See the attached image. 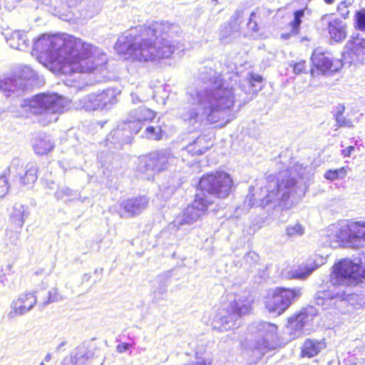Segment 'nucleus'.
<instances>
[{"label": "nucleus", "mask_w": 365, "mask_h": 365, "mask_svg": "<svg viewBox=\"0 0 365 365\" xmlns=\"http://www.w3.org/2000/svg\"><path fill=\"white\" fill-rule=\"evenodd\" d=\"M237 90L242 91L241 87H225L220 74L211 66H204L195 86L187 91L189 106L182 109L180 116L190 131L200 128L205 120L225 125L235 118L232 110L237 96L240 97Z\"/></svg>", "instance_id": "1"}, {"label": "nucleus", "mask_w": 365, "mask_h": 365, "mask_svg": "<svg viewBox=\"0 0 365 365\" xmlns=\"http://www.w3.org/2000/svg\"><path fill=\"white\" fill-rule=\"evenodd\" d=\"M180 33V26L169 22L138 25L118 37L115 49L125 58L133 61L156 62L169 58L180 48L179 43L174 40Z\"/></svg>", "instance_id": "2"}, {"label": "nucleus", "mask_w": 365, "mask_h": 365, "mask_svg": "<svg viewBox=\"0 0 365 365\" xmlns=\"http://www.w3.org/2000/svg\"><path fill=\"white\" fill-rule=\"evenodd\" d=\"M33 51L45 63L68 64L73 73L101 71L107 61L101 49L73 36L43 34L34 41Z\"/></svg>", "instance_id": "3"}, {"label": "nucleus", "mask_w": 365, "mask_h": 365, "mask_svg": "<svg viewBox=\"0 0 365 365\" xmlns=\"http://www.w3.org/2000/svg\"><path fill=\"white\" fill-rule=\"evenodd\" d=\"M312 176L310 169L295 164L281 173L277 182L274 181V177L269 175L267 178L269 185L264 189L261 188L262 194L266 193V195L257 201L254 195H251L245 203L249 207H265L272 202L286 201L290 197L301 198L307 190Z\"/></svg>", "instance_id": "4"}, {"label": "nucleus", "mask_w": 365, "mask_h": 365, "mask_svg": "<svg viewBox=\"0 0 365 365\" xmlns=\"http://www.w3.org/2000/svg\"><path fill=\"white\" fill-rule=\"evenodd\" d=\"M26 101L29 111L40 116L43 125L56 122L68 106V101L56 93H40Z\"/></svg>", "instance_id": "5"}, {"label": "nucleus", "mask_w": 365, "mask_h": 365, "mask_svg": "<svg viewBox=\"0 0 365 365\" xmlns=\"http://www.w3.org/2000/svg\"><path fill=\"white\" fill-rule=\"evenodd\" d=\"M277 329L275 324L266 322H254L249 326V346L256 359H261L267 350L274 349Z\"/></svg>", "instance_id": "6"}, {"label": "nucleus", "mask_w": 365, "mask_h": 365, "mask_svg": "<svg viewBox=\"0 0 365 365\" xmlns=\"http://www.w3.org/2000/svg\"><path fill=\"white\" fill-rule=\"evenodd\" d=\"M355 262L342 259L334 267L331 280L339 284L353 287L359 282L361 272L365 270V250L359 254Z\"/></svg>", "instance_id": "7"}, {"label": "nucleus", "mask_w": 365, "mask_h": 365, "mask_svg": "<svg viewBox=\"0 0 365 365\" xmlns=\"http://www.w3.org/2000/svg\"><path fill=\"white\" fill-rule=\"evenodd\" d=\"M232 187V180L225 172L210 173L201 178L199 182V192L205 194L207 198L214 202L215 197L224 198L230 195Z\"/></svg>", "instance_id": "8"}, {"label": "nucleus", "mask_w": 365, "mask_h": 365, "mask_svg": "<svg viewBox=\"0 0 365 365\" xmlns=\"http://www.w3.org/2000/svg\"><path fill=\"white\" fill-rule=\"evenodd\" d=\"M301 295L302 289L299 287L292 289L279 287L265 297V307L270 313L282 314L292 303L298 300Z\"/></svg>", "instance_id": "9"}, {"label": "nucleus", "mask_w": 365, "mask_h": 365, "mask_svg": "<svg viewBox=\"0 0 365 365\" xmlns=\"http://www.w3.org/2000/svg\"><path fill=\"white\" fill-rule=\"evenodd\" d=\"M212 204V200L204 194L197 193L195 200L180 213L171 225L177 230L184 225H190L205 215L207 207Z\"/></svg>", "instance_id": "10"}, {"label": "nucleus", "mask_w": 365, "mask_h": 365, "mask_svg": "<svg viewBox=\"0 0 365 365\" xmlns=\"http://www.w3.org/2000/svg\"><path fill=\"white\" fill-rule=\"evenodd\" d=\"M117 91L113 88H108L100 93H90L78 99L76 103L77 108L86 111L108 110L117 103Z\"/></svg>", "instance_id": "11"}, {"label": "nucleus", "mask_w": 365, "mask_h": 365, "mask_svg": "<svg viewBox=\"0 0 365 365\" xmlns=\"http://www.w3.org/2000/svg\"><path fill=\"white\" fill-rule=\"evenodd\" d=\"M35 76L36 73L30 66H23L19 69L17 78H0V91L8 97L16 91L26 89L30 86L29 82Z\"/></svg>", "instance_id": "12"}, {"label": "nucleus", "mask_w": 365, "mask_h": 365, "mask_svg": "<svg viewBox=\"0 0 365 365\" xmlns=\"http://www.w3.org/2000/svg\"><path fill=\"white\" fill-rule=\"evenodd\" d=\"M241 322L242 317L227 304L224 303L217 309L212 324L213 329L225 331L239 327Z\"/></svg>", "instance_id": "13"}, {"label": "nucleus", "mask_w": 365, "mask_h": 365, "mask_svg": "<svg viewBox=\"0 0 365 365\" xmlns=\"http://www.w3.org/2000/svg\"><path fill=\"white\" fill-rule=\"evenodd\" d=\"M140 130L138 123L133 122L131 124L128 120L118 124L116 128L110 131L106 139V146L113 145L114 148H121L123 144L130 143L133 136Z\"/></svg>", "instance_id": "14"}, {"label": "nucleus", "mask_w": 365, "mask_h": 365, "mask_svg": "<svg viewBox=\"0 0 365 365\" xmlns=\"http://www.w3.org/2000/svg\"><path fill=\"white\" fill-rule=\"evenodd\" d=\"M19 159H14L9 168V175L12 178L11 186L20 188L24 185L34 184L37 180V168L27 165L25 168L21 165Z\"/></svg>", "instance_id": "15"}, {"label": "nucleus", "mask_w": 365, "mask_h": 365, "mask_svg": "<svg viewBox=\"0 0 365 365\" xmlns=\"http://www.w3.org/2000/svg\"><path fill=\"white\" fill-rule=\"evenodd\" d=\"M311 60L314 67L310 71L311 75L313 76L315 73L317 75L325 74L328 72H337L343 66L341 61L334 59L330 53L323 52L319 48L314 51Z\"/></svg>", "instance_id": "16"}, {"label": "nucleus", "mask_w": 365, "mask_h": 365, "mask_svg": "<svg viewBox=\"0 0 365 365\" xmlns=\"http://www.w3.org/2000/svg\"><path fill=\"white\" fill-rule=\"evenodd\" d=\"M174 155L170 148H164L150 153L145 158L143 167L145 171H150L147 179H150L153 175L155 171H162L166 170L173 162Z\"/></svg>", "instance_id": "17"}, {"label": "nucleus", "mask_w": 365, "mask_h": 365, "mask_svg": "<svg viewBox=\"0 0 365 365\" xmlns=\"http://www.w3.org/2000/svg\"><path fill=\"white\" fill-rule=\"evenodd\" d=\"M227 297V304L242 317L251 312L254 299L248 291L241 290L237 293H230Z\"/></svg>", "instance_id": "18"}, {"label": "nucleus", "mask_w": 365, "mask_h": 365, "mask_svg": "<svg viewBox=\"0 0 365 365\" xmlns=\"http://www.w3.org/2000/svg\"><path fill=\"white\" fill-rule=\"evenodd\" d=\"M36 292L23 293L14 299L11 304V310L8 317L13 319L19 315H24L31 311L37 303Z\"/></svg>", "instance_id": "19"}, {"label": "nucleus", "mask_w": 365, "mask_h": 365, "mask_svg": "<svg viewBox=\"0 0 365 365\" xmlns=\"http://www.w3.org/2000/svg\"><path fill=\"white\" fill-rule=\"evenodd\" d=\"M324 263L322 256L314 255L290 271L292 278L304 279Z\"/></svg>", "instance_id": "20"}, {"label": "nucleus", "mask_w": 365, "mask_h": 365, "mask_svg": "<svg viewBox=\"0 0 365 365\" xmlns=\"http://www.w3.org/2000/svg\"><path fill=\"white\" fill-rule=\"evenodd\" d=\"M312 309L310 308L302 310L297 314L289 318L287 330L292 339H295L301 336L305 325L313 319V314L309 312V311Z\"/></svg>", "instance_id": "21"}, {"label": "nucleus", "mask_w": 365, "mask_h": 365, "mask_svg": "<svg viewBox=\"0 0 365 365\" xmlns=\"http://www.w3.org/2000/svg\"><path fill=\"white\" fill-rule=\"evenodd\" d=\"M331 281L332 282L333 284H336L331 279ZM337 284H339V287H337L338 290L331 297H329V294L327 293H321L317 294L315 301L316 304L318 306H321L324 309H327V306L329 304V302L334 299H340L341 301H347L349 304L354 305V302L356 300L358 295L352 292H350L348 289H341V286L343 285L339 284V283Z\"/></svg>", "instance_id": "22"}, {"label": "nucleus", "mask_w": 365, "mask_h": 365, "mask_svg": "<svg viewBox=\"0 0 365 365\" xmlns=\"http://www.w3.org/2000/svg\"><path fill=\"white\" fill-rule=\"evenodd\" d=\"M68 6H78L81 15L92 18L97 15L102 8L103 0H65Z\"/></svg>", "instance_id": "23"}, {"label": "nucleus", "mask_w": 365, "mask_h": 365, "mask_svg": "<svg viewBox=\"0 0 365 365\" xmlns=\"http://www.w3.org/2000/svg\"><path fill=\"white\" fill-rule=\"evenodd\" d=\"M148 204V200L145 197H139L123 200L120 204V207L123 210L120 213L121 217H130L139 215L144 210Z\"/></svg>", "instance_id": "24"}, {"label": "nucleus", "mask_w": 365, "mask_h": 365, "mask_svg": "<svg viewBox=\"0 0 365 365\" xmlns=\"http://www.w3.org/2000/svg\"><path fill=\"white\" fill-rule=\"evenodd\" d=\"M323 21L327 22V29L331 38L336 42H340L346 37V26L345 22L338 19H331L324 16Z\"/></svg>", "instance_id": "25"}, {"label": "nucleus", "mask_w": 365, "mask_h": 365, "mask_svg": "<svg viewBox=\"0 0 365 365\" xmlns=\"http://www.w3.org/2000/svg\"><path fill=\"white\" fill-rule=\"evenodd\" d=\"M359 227H362V222H356L349 225L341 226L337 233L338 240L349 243L360 242L362 240V236L356 232Z\"/></svg>", "instance_id": "26"}, {"label": "nucleus", "mask_w": 365, "mask_h": 365, "mask_svg": "<svg viewBox=\"0 0 365 365\" xmlns=\"http://www.w3.org/2000/svg\"><path fill=\"white\" fill-rule=\"evenodd\" d=\"M212 145V142L205 135H200L181 150L182 155L184 156L187 153L191 155H200L204 154Z\"/></svg>", "instance_id": "27"}, {"label": "nucleus", "mask_w": 365, "mask_h": 365, "mask_svg": "<svg viewBox=\"0 0 365 365\" xmlns=\"http://www.w3.org/2000/svg\"><path fill=\"white\" fill-rule=\"evenodd\" d=\"M6 39L11 48L17 50L26 51L30 46L27 34L22 31H15L12 32Z\"/></svg>", "instance_id": "28"}, {"label": "nucleus", "mask_w": 365, "mask_h": 365, "mask_svg": "<svg viewBox=\"0 0 365 365\" xmlns=\"http://www.w3.org/2000/svg\"><path fill=\"white\" fill-rule=\"evenodd\" d=\"M325 348L326 343L324 339H307L302 347L301 355L303 357L312 358L317 355Z\"/></svg>", "instance_id": "29"}, {"label": "nucleus", "mask_w": 365, "mask_h": 365, "mask_svg": "<svg viewBox=\"0 0 365 365\" xmlns=\"http://www.w3.org/2000/svg\"><path fill=\"white\" fill-rule=\"evenodd\" d=\"M155 117V113L145 107H140L130 113L127 120L130 124L135 122L142 128V123L145 121H151Z\"/></svg>", "instance_id": "30"}, {"label": "nucleus", "mask_w": 365, "mask_h": 365, "mask_svg": "<svg viewBox=\"0 0 365 365\" xmlns=\"http://www.w3.org/2000/svg\"><path fill=\"white\" fill-rule=\"evenodd\" d=\"M169 277L166 274L159 275L153 285V301L158 302L165 299L168 291Z\"/></svg>", "instance_id": "31"}, {"label": "nucleus", "mask_w": 365, "mask_h": 365, "mask_svg": "<svg viewBox=\"0 0 365 365\" xmlns=\"http://www.w3.org/2000/svg\"><path fill=\"white\" fill-rule=\"evenodd\" d=\"M33 147L36 154L44 155L53 148V143L49 135L41 134L35 139Z\"/></svg>", "instance_id": "32"}, {"label": "nucleus", "mask_w": 365, "mask_h": 365, "mask_svg": "<svg viewBox=\"0 0 365 365\" xmlns=\"http://www.w3.org/2000/svg\"><path fill=\"white\" fill-rule=\"evenodd\" d=\"M92 356L93 353L84 344H81L72 354V363L73 365H86Z\"/></svg>", "instance_id": "33"}, {"label": "nucleus", "mask_w": 365, "mask_h": 365, "mask_svg": "<svg viewBox=\"0 0 365 365\" xmlns=\"http://www.w3.org/2000/svg\"><path fill=\"white\" fill-rule=\"evenodd\" d=\"M345 106L339 104L334 108L333 115L338 128H353L354 123L351 119L344 115Z\"/></svg>", "instance_id": "34"}, {"label": "nucleus", "mask_w": 365, "mask_h": 365, "mask_svg": "<svg viewBox=\"0 0 365 365\" xmlns=\"http://www.w3.org/2000/svg\"><path fill=\"white\" fill-rule=\"evenodd\" d=\"M239 36V28L237 24L232 25L226 24L220 31V40L222 43H228L232 39Z\"/></svg>", "instance_id": "35"}, {"label": "nucleus", "mask_w": 365, "mask_h": 365, "mask_svg": "<svg viewBox=\"0 0 365 365\" xmlns=\"http://www.w3.org/2000/svg\"><path fill=\"white\" fill-rule=\"evenodd\" d=\"M29 215L27 207L21 204H15L11 214V219L19 227H22L25 218Z\"/></svg>", "instance_id": "36"}, {"label": "nucleus", "mask_w": 365, "mask_h": 365, "mask_svg": "<svg viewBox=\"0 0 365 365\" xmlns=\"http://www.w3.org/2000/svg\"><path fill=\"white\" fill-rule=\"evenodd\" d=\"M346 47L356 56H363L365 54V38H359L358 36L352 38L347 42Z\"/></svg>", "instance_id": "37"}, {"label": "nucleus", "mask_w": 365, "mask_h": 365, "mask_svg": "<svg viewBox=\"0 0 365 365\" xmlns=\"http://www.w3.org/2000/svg\"><path fill=\"white\" fill-rule=\"evenodd\" d=\"M77 192L68 187H61L55 192L57 200H71L77 197Z\"/></svg>", "instance_id": "38"}, {"label": "nucleus", "mask_w": 365, "mask_h": 365, "mask_svg": "<svg viewBox=\"0 0 365 365\" xmlns=\"http://www.w3.org/2000/svg\"><path fill=\"white\" fill-rule=\"evenodd\" d=\"M162 128L159 125H149L145 131V136L150 140H159L162 138Z\"/></svg>", "instance_id": "39"}, {"label": "nucleus", "mask_w": 365, "mask_h": 365, "mask_svg": "<svg viewBox=\"0 0 365 365\" xmlns=\"http://www.w3.org/2000/svg\"><path fill=\"white\" fill-rule=\"evenodd\" d=\"M307 9H299L294 13V20L289 23L292 28V33L297 34L299 32L300 25L302 24V18L304 16L305 11Z\"/></svg>", "instance_id": "40"}, {"label": "nucleus", "mask_w": 365, "mask_h": 365, "mask_svg": "<svg viewBox=\"0 0 365 365\" xmlns=\"http://www.w3.org/2000/svg\"><path fill=\"white\" fill-rule=\"evenodd\" d=\"M304 227L297 222L293 224H289L286 227V233L289 237H300L304 234Z\"/></svg>", "instance_id": "41"}, {"label": "nucleus", "mask_w": 365, "mask_h": 365, "mask_svg": "<svg viewBox=\"0 0 365 365\" xmlns=\"http://www.w3.org/2000/svg\"><path fill=\"white\" fill-rule=\"evenodd\" d=\"M61 300H63V297L58 294L56 289H53L52 291L46 293L45 300L42 303H40L39 306H41L43 309L50 303L59 302Z\"/></svg>", "instance_id": "42"}, {"label": "nucleus", "mask_w": 365, "mask_h": 365, "mask_svg": "<svg viewBox=\"0 0 365 365\" xmlns=\"http://www.w3.org/2000/svg\"><path fill=\"white\" fill-rule=\"evenodd\" d=\"M113 154L108 151H102L98 155V163L101 167L108 168L113 164Z\"/></svg>", "instance_id": "43"}, {"label": "nucleus", "mask_w": 365, "mask_h": 365, "mask_svg": "<svg viewBox=\"0 0 365 365\" xmlns=\"http://www.w3.org/2000/svg\"><path fill=\"white\" fill-rule=\"evenodd\" d=\"M355 28L359 31H365V9L357 11L354 16Z\"/></svg>", "instance_id": "44"}, {"label": "nucleus", "mask_w": 365, "mask_h": 365, "mask_svg": "<svg viewBox=\"0 0 365 365\" xmlns=\"http://www.w3.org/2000/svg\"><path fill=\"white\" fill-rule=\"evenodd\" d=\"M352 0H344L339 4L337 6V11L343 18L346 19L349 16V8L352 6Z\"/></svg>", "instance_id": "45"}, {"label": "nucleus", "mask_w": 365, "mask_h": 365, "mask_svg": "<svg viewBox=\"0 0 365 365\" xmlns=\"http://www.w3.org/2000/svg\"><path fill=\"white\" fill-rule=\"evenodd\" d=\"M346 175V170L344 168L337 170H329L324 174V178L329 180H334L338 178H342Z\"/></svg>", "instance_id": "46"}, {"label": "nucleus", "mask_w": 365, "mask_h": 365, "mask_svg": "<svg viewBox=\"0 0 365 365\" xmlns=\"http://www.w3.org/2000/svg\"><path fill=\"white\" fill-rule=\"evenodd\" d=\"M262 76L254 73H250L246 78V82L249 85L250 88H256L257 84L262 82Z\"/></svg>", "instance_id": "47"}, {"label": "nucleus", "mask_w": 365, "mask_h": 365, "mask_svg": "<svg viewBox=\"0 0 365 365\" xmlns=\"http://www.w3.org/2000/svg\"><path fill=\"white\" fill-rule=\"evenodd\" d=\"M259 260V256L254 252H250L247 253L243 257V262L247 267H252L255 265Z\"/></svg>", "instance_id": "48"}, {"label": "nucleus", "mask_w": 365, "mask_h": 365, "mask_svg": "<svg viewBox=\"0 0 365 365\" xmlns=\"http://www.w3.org/2000/svg\"><path fill=\"white\" fill-rule=\"evenodd\" d=\"M293 72L295 74L299 75L301 73H307V65L305 61H301L294 63L293 66Z\"/></svg>", "instance_id": "49"}, {"label": "nucleus", "mask_w": 365, "mask_h": 365, "mask_svg": "<svg viewBox=\"0 0 365 365\" xmlns=\"http://www.w3.org/2000/svg\"><path fill=\"white\" fill-rule=\"evenodd\" d=\"M9 189L7 178L5 175L0 176V197H4Z\"/></svg>", "instance_id": "50"}, {"label": "nucleus", "mask_w": 365, "mask_h": 365, "mask_svg": "<svg viewBox=\"0 0 365 365\" xmlns=\"http://www.w3.org/2000/svg\"><path fill=\"white\" fill-rule=\"evenodd\" d=\"M140 90L138 88L137 92L131 93L132 101L134 103L145 101L148 99L149 96H139Z\"/></svg>", "instance_id": "51"}, {"label": "nucleus", "mask_w": 365, "mask_h": 365, "mask_svg": "<svg viewBox=\"0 0 365 365\" xmlns=\"http://www.w3.org/2000/svg\"><path fill=\"white\" fill-rule=\"evenodd\" d=\"M255 16L256 14L254 12H252L250 14V21L247 24V26L249 27V29L252 30L253 31H257L259 29L257 22L254 20Z\"/></svg>", "instance_id": "52"}, {"label": "nucleus", "mask_w": 365, "mask_h": 365, "mask_svg": "<svg viewBox=\"0 0 365 365\" xmlns=\"http://www.w3.org/2000/svg\"><path fill=\"white\" fill-rule=\"evenodd\" d=\"M130 345L129 344H127V343H122L120 344H118L117 346V351L119 352V353H123V352H125L127 350L129 349Z\"/></svg>", "instance_id": "53"}, {"label": "nucleus", "mask_w": 365, "mask_h": 365, "mask_svg": "<svg viewBox=\"0 0 365 365\" xmlns=\"http://www.w3.org/2000/svg\"><path fill=\"white\" fill-rule=\"evenodd\" d=\"M354 150V146H349V147H347L345 149L341 150V154L344 157H349V156H350V155L351 154V152Z\"/></svg>", "instance_id": "54"}, {"label": "nucleus", "mask_w": 365, "mask_h": 365, "mask_svg": "<svg viewBox=\"0 0 365 365\" xmlns=\"http://www.w3.org/2000/svg\"><path fill=\"white\" fill-rule=\"evenodd\" d=\"M242 12L240 10H237L235 14L232 16L231 19L235 21V24H237V20L242 17Z\"/></svg>", "instance_id": "55"}, {"label": "nucleus", "mask_w": 365, "mask_h": 365, "mask_svg": "<svg viewBox=\"0 0 365 365\" xmlns=\"http://www.w3.org/2000/svg\"><path fill=\"white\" fill-rule=\"evenodd\" d=\"M356 232L361 234L362 240L365 241V222H362V227H359L358 230H356Z\"/></svg>", "instance_id": "56"}, {"label": "nucleus", "mask_w": 365, "mask_h": 365, "mask_svg": "<svg viewBox=\"0 0 365 365\" xmlns=\"http://www.w3.org/2000/svg\"><path fill=\"white\" fill-rule=\"evenodd\" d=\"M176 186L175 185H170L167 187V191L168 195L173 194L175 190Z\"/></svg>", "instance_id": "57"}, {"label": "nucleus", "mask_w": 365, "mask_h": 365, "mask_svg": "<svg viewBox=\"0 0 365 365\" xmlns=\"http://www.w3.org/2000/svg\"><path fill=\"white\" fill-rule=\"evenodd\" d=\"M67 344L66 341H61L56 348V351H60L62 348Z\"/></svg>", "instance_id": "58"}, {"label": "nucleus", "mask_w": 365, "mask_h": 365, "mask_svg": "<svg viewBox=\"0 0 365 365\" xmlns=\"http://www.w3.org/2000/svg\"><path fill=\"white\" fill-rule=\"evenodd\" d=\"M51 359V354H47L46 356H45L44 358V361L48 362Z\"/></svg>", "instance_id": "59"}, {"label": "nucleus", "mask_w": 365, "mask_h": 365, "mask_svg": "<svg viewBox=\"0 0 365 365\" xmlns=\"http://www.w3.org/2000/svg\"><path fill=\"white\" fill-rule=\"evenodd\" d=\"M290 35H291L290 34H282L281 35V37H282V38H284V39H287V38H289Z\"/></svg>", "instance_id": "60"}, {"label": "nucleus", "mask_w": 365, "mask_h": 365, "mask_svg": "<svg viewBox=\"0 0 365 365\" xmlns=\"http://www.w3.org/2000/svg\"><path fill=\"white\" fill-rule=\"evenodd\" d=\"M335 0H324V1L328 4H331Z\"/></svg>", "instance_id": "61"}, {"label": "nucleus", "mask_w": 365, "mask_h": 365, "mask_svg": "<svg viewBox=\"0 0 365 365\" xmlns=\"http://www.w3.org/2000/svg\"><path fill=\"white\" fill-rule=\"evenodd\" d=\"M240 101H243V102H245L247 101H248L247 98V97H245V98H242V99H239Z\"/></svg>", "instance_id": "62"}, {"label": "nucleus", "mask_w": 365, "mask_h": 365, "mask_svg": "<svg viewBox=\"0 0 365 365\" xmlns=\"http://www.w3.org/2000/svg\"><path fill=\"white\" fill-rule=\"evenodd\" d=\"M4 276L0 274V282H3Z\"/></svg>", "instance_id": "63"}, {"label": "nucleus", "mask_w": 365, "mask_h": 365, "mask_svg": "<svg viewBox=\"0 0 365 365\" xmlns=\"http://www.w3.org/2000/svg\"><path fill=\"white\" fill-rule=\"evenodd\" d=\"M361 276H364V277H365V270H364V271H363V272H361Z\"/></svg>", "instance_id": "64"}]
</instances>
